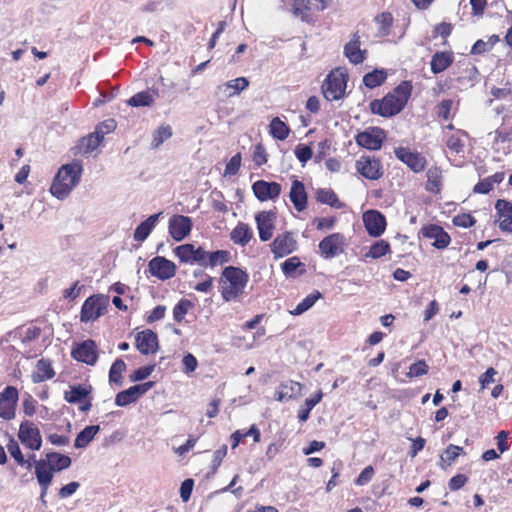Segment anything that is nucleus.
I'll use <instances>...</instances> for the list:
<instances>
[{"label": "nucleus", "instance_id": "obj_1", "mask_svg": "<svg viewBox=\"0 0 512 512\" xmlns=\"http://www.w3.org/2000/svg\"><path fill=\"white\" fill-rule=\"evenodd\" d=\"M412 88L410 81H402L382 99L371 101L369 104L371 112L385 118L399 114L405 108Z\"/></svg>", "mask_w": 512, "mask_h": 512}, {"label": "nucleus", "instance_id": "obj_2", "mask_svg": "<svg viewBox=\"0 0 512 512\" xmlns=\"http://www.w3.org/2000/svg\"><path fill=\"white\" fill-rule=\"evenodd\" d=\"M82 171L81 161H74L61 166L50 187L51 194L60 200L65 199L73 188L79 184Z\"/></svg>", "mask_w": 512, "mask_h": 512}, {"label": "nucleus", "instance_id": "obj_3", "mask_svg": "<svg viewBox=\"0 0 512 512\" xmlns=\"http://www.w3.org/2000/svg\"><path fill=\"white\" fill-rule=\"evenodd\" d=\"M249 281V275L246 271L236 266H227L222 271L220 283L228 284L224 286L221 295L225 302L237 299L243 292Z\"/></svg>", "mask_w": 512, "mask_h": 512}, {"label": "nucleus", "instance_id": "obj_4", "mask_svg": "<svg viewBox=\"0 0 512 512\" xmlns=\"http://www.w3.org/2000/svg\"><path fill=\"white\" fill-rule=\"evenodd\" d=\"M71 463L72 460L68 455L54 451L48 452L45 459L35 462V476L52 482L54 474L69 468Z\"/></svg>", "mask_w": 512, "mask_h": 512}, {"label": "nucleus", "instance_id": "obj_5", "mask_svg": "<svg viewBox=\"0 0 512 512\" xmlns=\"http://www.w3.org/2000/svg\"><path fill=\"white\" fill-rule=\"evenodd\" d=\"M348 75L340 68L332 70L322 84V93L328 101L341 99L347 87Z\"/></svg>", "mask_w": 512, "mask_h": 512}, {"label": "nucleus", "instance_id": "obj_6", "mask_svg": "<svg viewBox=\"0 0 512 512\" xmlns=\"http://www.w3.org/2000/svg\"><path fill=\"white\" fill-rule=\"evenodd\" d=\"M109 304V297L104 295H92L88 297L81 308L80 312V320L81 322L88 323L91 321H95L107 309Z\"/></svg>", "mask_w": 512, "mask_h": 512}, {"label": "nucleus", "instance_id": "obj_7", "mask_svg": "<svg viewBox=\"0 0 512 512\" xmlns=\"http://www.w3.org/2000/svg\"><path fill=\"white\" fill-rule=\"evenodd\" d=\"M17 436L22 445L30 450L38 451L42 447L40 430L29 420L20 423Z\"/></svg>", "mask_w": 512, "mask_h": 512}, {"label": "nucleus", "instance_id": "obj_8", "mask_svg": "<svg viewBox=\"0 0 512 512\" xmlns=\"http://www.w3.org/2000/svg\"><path fill=\"white\" fill-rule=\"evenodd\" d=\"M174 254L180 262L187 264H198L206 268V250L202 247H195L194 244L186 243L174 248Z\"/></svg>", "mask_w": 512, "mask_h": 512}, {"label": "nucleus", "instance_id": "obj_9", "mask_svg": "<svg viewBox=\"0 0 512 512\" xmlns=\"http://www.w3.org/2000/svg\"><path fill=\"white\" fill-rule=\"evenodd\" d=\"M177 267L171 260L163 256H156L148 263V271L161 281L169 280L176 274Z\"/></svg>", "mask_w": 512, "mask_h": 512}, {"label": "nucleus", "instance_id": "obj_10", "mask_svg": "<svg viewBox=\"0 0 512 512\" xmlns=\"http://www.w3.org/2000/svg\"><path fill=\"white\" fill-rule=\"evenodd\" d=\"M155 382L148 381L141 384H136L126 390L120 391L115 397V404L119 407H125L129 404L136 402L141 396L153 388Z\"/></svg>", "mask_w": 512, "mask_h": 512}, {"label": "nucleus", "instance_id": "obj_11", "mask_svg": "<svg viewBox=\"0 0 512 512\" xmlns=\"http://www.w3.org/2000/svg\"><path fill=\"white\" fill-rule=\"evenodd\" d=\"M385 139V132L379 127L369 128L357 134L356 143L369 150H379Z\"/></svg>", "mask_w": 512, "mask_h": 512}, {"label": "nucleus", "instance_id": "obj_12", "mask_svg": "<svg viewBox=\"0 0 512 512\" xmlns=\"http://www.w3.org/2000/svg\"><path fill=\"white\" fill-rule=\"evenodd\" d=\"M355 167L359 174L369 180H378L383 175L381 162L375 157L361 156Z\"/></svg>", "mask_w": 512, "mask_h": 512}, {"label": "nucleus", "instance_id": "obj_13", "mask_svg": "<svg viewBox=\"0 0 512 512\" xmlns=\"http://www.w3.org/2000/svg\"><path fill=\"white\" fill-rule=\"evenodd\" d=\"M193 227L192 219L185 215H173L169 219V234L177 242L184 240Z\"/></svg>", "mask_w": 512, "mask_h": 512}, {"label": "nucleus", "instance_id": "obj_14", "mask_svg": "<svg viewBox=\"0 0 512 512\" xmlns=\"http://www.w3.org/2000/svg\"><path fill=\"white\" fill-rule=\"evenodd\" d=\"M345 237L341 233H332L319 243V250L325 259H331L343 252Z\"/></svg>", "mask_w": 512, "mask_h": 512}, {"label": "nucleus", "instance_id": "obj_15", "mask_svg": "<svg viewBox=\"0 0 512 512\" xmlns=\"http://www.w3.org/2000/svg\"><path fill=\"white\" fill-rule=\"evenodd\" d=\"M270 246L274 257L282 258L297 249V241L291 232L286 231L283 234L277 235Z\"/></svg>", "mask_w": 512, "mask_h": 512}, {"label": "nucleus", "instance_id": "obj_16", "mask_svg": "<svg viewBox=\"0 0 512 512\" xmlns=\"http://www.w3.org/2000/svg\"><path fill=\"white\" fill-rule=\"evenodd\" d=\"M363 222L367 233L372 237H380L386 228V218L378 210H368L363 214Z\"/></svg>", "mask_w": 512, "mask_h": 512}, {"label": "nucleus", "instance_id": "obj_17", "mask_svg": "<svg viewBox=\"0 0 512 512\" xmlns=\"http://www.w3.org/2000/svg\"><path fill=\"white\" fill-rule=\"evenodd\" d=\"M71 355L79 362L94 365L98 359L97 345L91 339L85 340L73 348Z\"/></svg>", "mask_w": 512, "mask_h": 512}, {"label": "nucleus", "instance_id": "obj_18", "mask_svg": "<svg viewBox=\"0 0 512 512\" xmlns=\"http://www.w3.org/2000/svg\"><path fill=\"white\" fill-rule=\"evenodd\" d=\"M281 190V185L274 181L257 180L252 184L254 196L261 202L278 198Z\"/></svg>", "mask_w": 512, "mask_h": 512}, {"label": "nucleus", "instance_id": "obj_19", "mask_svg": "<svg viewBox=\"0 0 512 512\" xmlns=\"http://www.w3.org/2000/svg\"><path fill=\"white\" fill-rule=\"evenodd\" d=\"M395 156L405 163L413 172L419 173L425 169L426 159L418 152H412L407 147H398L394 150Z\"/></svg>", "mask_w": 512, "mask_h": 512}, {"label": "nucleus", "instance_id": "obj_20", "mask_svg": "<svg viewBox=\"0 0 512 512\" xmlns=\"http://www.w3.org/2000/svg\"><path fill=\"white\" fill-rule=\"evenodd\" d=\"M276 217L277 214L274 210L261 211L255 216L259 238L261 241L266 242L271 239Z\"/></svg>", "mask_w": 512, "mask_h": 512}, {"label": "nucleus", "instance_id": "obj_21", "mask_svg": "<svg viewBox=\"0 0 512 512\" xmlns=\"http://www.w3.org/2000/svg\"><path fill=\"white\" fill-rule=\"evenodd\" d=\"M103 141L102 131H94L82 137L71 149L73 155H88L92 153Z\"/></svg>", "mask_w": 512, "mask_h": 512}, {"label": "nucleus", "instance_id": "obj_22", "mask_svg": "<svg viewBox=\"0 0 512 512\" xmlns=\"http://www.w3.org/2000/svg\"><path fill=\"white\" fill-rule=\"evenodd\" d=\"M421 232L425 238L434 239L432 245L437 249H445L451 242L450 235L439 225L424 226Z\"/></svg>", "mask_w": 512, "mask_h": 512}, {"label": "nucleus", "instance_id": "obj_23", "mask_svg": "<svg viewBox=\"0 0 512 512\" xmlns=\"http://www.w3.org/2000/svg\"><path fill=\"white\" fill-rule=\"evenodd\" d=\"M135 340L136 347L141 354L149 355L156 353L158 349V336L154 331L150 329L141 331L136 335Z\"/></svg>", "mask_w": 512, "mask_h": 512}, {"label": "nucleus", "instance_id": "obj_24", "mask_svg": "<svg viewBox=\"0 0 512 512\" xmlns=\"http://www.w3.org/2000/svg\"><path fill=\"white\" fill-rule=\"evenodd\" d=\"M41 329L39 327H28L24 329L23 327H17L16 329L7 333L6 341L17 342L26 347L29 343L35 341L40 337Z\"/></svg>", "mask_w": 512, "mask_h": 512}, {"label": "nucleus", "instance_id": "obj_25", "mask_svg": "<svg viewBox=\"0 0 512 512\" xmlns=\"http://www.w3.org/2000/svg\"><path fill=\"white\" fill-rule=\"evenodd\" d=\"M301 391V383L287 380L279 385L278 390L275 392L274 399L279 402L295 399L302 395Z\"/></svg>", "mask_w": 512, "mask_h": 512}, {"label": "nucleus", "instance_id": "obj_26", "mask_svg": "<svg viewBox=\"0 0 512 512\" xmlns=\"http://www.w3.org/2000/svg\"><path fill=\"white\" fill-rule=\"evenodd\" d=\"M495 209L499 215V228L504 232H512V203L505 199H498Z\"/></svg>", "mask_w": 512, "mask_h": 512}, {"label": "nucleus", "instance_id": "obj_27", "mask_svg": "<svg viewBox=\"0 0 512 512\" xmlns=\"http://www.w3.org/2000/svg\"><path fill=\"white\" fill-rule=\"evenodd\" d=\"M289 198L298 212H302L307 208L308 195L304 184L300 180H293L289 192Z\"/></svg>", "mask_w": 512, "mask_h": 512}, {"label": "nucleus", "instance_id": "obj_28", "mask_svg": "<svg viewBox=\"0 0 512 512\" xmlns=\"http://www.w3.org/2000/svg\"><path fill=\"white\" fill-rule=\"evenodd\" d=\"M366 50L360 49V37L355 33L352 39L344 46V55L354 64H361L366 59Z\"/></svg>", "mask_w": 512, "mask_h": 512}, {"label": "nucleus", "instance_id": "obj_29", "mask_svg": "<svg viewBox=\"0 0 512 512\" xmlns=\"http://www.w3.org/2000/svg\"><path fill=\"white\" fill-rule=\"evenodd\" d=\"M454 61V55L451 51H440L433 54L430 62L433 74H439L445 71Z\"/></svg>", "mask_w": 512, "mask_h": 512}, {"label": "nucleus", "instance_id": "obj_30", "mask_svg": "<svg viewBox=\"0 0 512 512\" xmlns=\"http://www.w3.org/2000/svg\"><path fill=\"white\" fill-rule=\"evenodd\" d=\"M161 214L162 212L150 215L146 220L141 222L134 231V240L138 242H143L146 240L156 226Z\"/></svg>", "mask_w": 512, "mask_h": 512}, {"label": "nucleus", "instance_id": "obj_31", "mask_svg": "<svg viewBox=\"0 0 512 512\" xmlns=\"http://www.w3.org/2000/svg\"><path fill=\"white\" fill-rule=\"evenodd\" d=\"M68 391L64 392V399L68 403H82L92 392V386H83L81 384L71 385Z\"/></svg>", "mask_w": 512, "mask_h": 512}, {"label": "nucleus", "instance_id": "obj_32", "mask_svg": "<svg viewBox=\"0 0 512 512\" xmlns=\"http://www.w3.org/2000/svg\"><path fill=\"white\" fill-rule=\"evenodd\" d=\"M54 375L55 372L52 368L51 361L42 358L36 364V371L32 374V380L34 383H39L52 379Z\"/></svg>", "mask_w": 512, "mask_h": 512}, {"label": "nucleus", "instance_id": "obj_33", "mask_svg": "<svg viewBox=\"0 0 512 512\" xmlns=\"http://www.w3.org/2000/svg\"><path fill=\"white\" fill-rule=\"evenodd\" d=\"M100 431L99 425L86 426L81 430L74 441V447L76 449L86 448L94 439L96 434Z\"/></svg>", "mask_w": 512, "mask_h": 512}, {"label": "nucleus", "instance_id": "obj_34", "mask_svg": "<svg viewBox=\"0 0 512 512\" xmlns=\"http://www.w3.org/2000/svg\"><path fill=\"white\" fill-rule=\"evenodd\" d=\"M253 236L251 228L248 224L239 223L231 232V240L238 245H247Z\"/></svg>", "mask_w": 512, "mask_h": 512}, {"label": "nucleus", "instance_id": "obj_35", "mask_svg": "<svg viewBox=\"0 0 512 512\" xmlns=\"http://www.w3.org/2000/svg\"><path fill=\"white\" fill-rule=\"evenodd\" d=\"M7 450L10 454V456L15 460V462L21 466L25 467L27 470H30L32 468V463L29 462V460H26L24 457L21 448L18 444V442L10 436L9 442L7 444Z\"/></svg>", "mask_w": 512, "mask_h": 512}, {"label": "nucleus", "instance_id": "obj_36", "mask_svg": "<svg viewBox=\"0 0 512 512\" xmlns=\"http://www.w3.org/2000/svg\"><path fill=\"white\" fill-rule=\"evenodd\" d=\"M323 393L321 390L316 392L312 397L307 398L304 404L298 410V419L300 422H306L309 419L311 410L322 400Z\"/></svg>", "mask_w": 512, "mask_h": 512}, {"label": "nucleus", "instance_id": "obj_37", "mask_svg": "<svg viewBox=\"0 0 512 512\" xmlns=\"http://www.w3.org/2000/svg\"><path fill=\"white\" fill-rule=\"evenodd\" d=\"M386 79L387 73L384 69H374L364 75L363 83L367 88L373 89L381 86Z\"/></svg>", "mask_w": 512, "mask_h": 512}, {"label": "nucleus", "instance_id": "obj_38", "mask_svg": "<svg viewBox=\"0 0 512 512\" xmlns=\"http://www.w3.org/2000/svg\"><path fill=\"white\" fill-rule=\"evenodd\" d=\"M316 200L322 204H327L333 208H342L343 203L338 199L336 193L331 189H318L316 191Z\"/></svg>", "mask_w": 512, "mask_h": 512}, {"label": "nucleus", "instance_id": "obj_39", "mask_svg": "<svg viewBox=\"0 0 512 512\" xmlns=\"http://www.w3.org/2000/svg\"><path fill=\"white\" fill-rule=\"evenodd\" d=\"M230 259L231 255L227 250L206 251V267L214 268L218 265L228 263Z\"/></svg>", "mask_w": 512, "mask_h": 512}, {"label": "nucleus", "instance_id": "obj_40", "mask_svg": "<svg viewBox=\"0 0 512 512\" xmlns=\"http://www.w3.org/2000/svg\"><path fill=\"white\" fill-rule=\"evenodd\" d=\"M269 127L271 135L277 140L283 141L289 136L290 128L279 117L273 118Z\"/></svg>", "mask_w": 512, "mask_h": 512}, {"label": "nucleus", "instance_id": "obj_41", "mask_svg": "<svg viewBox=\"0 0 512 512\" xmlns=\"http://www.w3.org/2000/svg\"><path fill=\"white\" fill-rule=\"evenodd\" d=\"M282 271L286 277H294L297 269L301 268L299 275L305 273V264L296 256L288 258L281 264Z\"/></svg>", "mask_w": 512, "mask_h": 512}, {"label": "nucleus", "instance_id": "obj_42", "mask_svg": "<svg viewBox=\"0 0 512 512\" xmlns=\"http://www.w3.org/2000/svg\"><path fill=\"white\" fill-rule=\"evenodd\" d=\"M320 298H322V294L316 290L313 293L307 295L290 313L292 315H301L308 311Z\"/></svg>", "mask_w": 512, "mask_h": 512}, {"label": "nucleus", "instance_id": "obj_43", "mask_svg": "<svg viewBox=\"0 0 512 512\" xmlns=\"http://www.w3.org/2000/svg\"><path fill=\"white\" fill-rule=\"evenodd\" d=\"M126 363L122 359H117L111 365L109 370V381L118 386L123 384L122 373L126 370Z\"/></svg>", "mask_w": 512, "mask_h": 512}, {"label": "nucleus", "instance_id": "obj_44", "mask_svg": "<svg viewBox=\"0 0 512 512\" xmlns=\"http://www.w3.org/2000/svg\"><path fill=\"white\" fill-rule=\"evenodd\" d=\"M249 86V80L245 77H238L236 79L230 80L222 85H219L217 87L218 90H221L223 88L225 89H233V92H231L228 97H232L236 94H239L243 90H245Z\"/></svg>", "mask_w": 512, "mask_h": 512}, {"label": "nucleus", "instance_id": "obj_45", "mask_svg": "<svg viewBox=\"0 0 512 512\" xmlns=\"http://www.w3.org/2000/svg\"><path fill=\"white\" fill-rule=\"evenodd\" d=\"M390 252V244L385 240L374 242L369 251L365 254L366 258L378 259Z\"/></svg>", "mask_w": 512, "mask_h": 512}, {"label": "nucleus", "instance_id": "obj_46", "mask_svg": "<svg viewBox=\"0 0 512 512\" xmlns=\"http://www.w3.org/2000/svg\"><path fill=\"white\" fill-rule=\"evenodd\" d=\"M376 22L378 24L377 35L379 37L388 36L393 23L392 15L388 12H383L376 17Z\"/></svg>", "mask_w": 512, "mask_h": 512}, {"label": "nucleus", "instance_id": "obj_47", "mask_svg": "<svg viewBox=\"0 0 512 512\" xmlns=\"http://www.w3.org/2000/svg\"><path fill=\"white\" fill-rule=\"evenodd\" d=\"M426 189L432 193H438L441 188V171L438 168H430L427 171Z\"/></svg>", "mask_w": 512, "mask_h": 512}, {"label": "nucleus", "instance_id": "obj_48", "mask_svg": "<svg viewBox=\"0 0 512 512\" xmlns=\"http://www.w3.org/2000/svg\"><path fill=\"white\" fill-rule=\"evenodd\" d=\"M153 101L154 98L149 91H141L132 96L128 100V104L132 107H145L150 106Z\"/></svg>", "mask_w": 512, "mask_h": 512}, {"label": "nucleus", "instance_id": "obj_49", "mask_svg": "<svg viewBox=\"0 0 512 512\" xmlns=\"http://www.w3.org/2000/svg\"><path fill=\"white\" fill-rule=\"evenodd\" d=\"M172 136V130L170 126H160L153 133V139L151 142L152 148H158L164 141Z\"/></svg>", "mask_w": 512, "mask_h": 512}, {"label": "nucleus", "instance_id": "obj_50", "mask_svg": "<svg viewBox=\"0 0 512 512\" xmlns=\"http://www.w3.org/2000/svg\"><path fill=\"white\" fill-rule=\"evenodd\" d=\"M193 307V303L187 299H181L173 308V318L176 322L180 323L188 310Z\"/></svg>", "mask_w": 512, "mask_h": 512}, {"label": "nucleus", "instance_id": "obj_51", "mask_svg": "<svg viewBox=\"0 0 512 512\" xmlns=\"http://www.w3.org/2000/svg\"><path fill=\"white\" fill-rule=\"evenodd\" d=\"M311 10L310 0H293V13L296 16H301L302 20L305 22H310L311 19H308V11Z\"/></svg>", "mask_w": 512, "mask_h": 512}, {"label": "nucleus", "instance_id": "obj_52", "mask_svg": "<svg viewBox=\"0 0 512 512\" xmlns=\"http://www.w3.org/2000/svg\"><path fill=\"white\" fill-rule=\"evenodd\" d=\"M227 454V445H222L219 449L214 452L211 470L207 473L206 477L210 478L214 476L222 463L223 458Z\"/></svg>", "mask_w": 512, "mask_h": 512}, {"label": "nucleus", "instance_id": "obj_53", "mask_svg": "<svg viewBox=\"0 0 512 512\" xmlns=\"http://www.w3.org/2000/svg\"><path fill=\"white\" fill-rule=\"evenodd\" d=\"M463 452V448L454 444L448 445V447L444 450L441 455V460L445 462L447 465H451L456 458Z\"/></svg>", "mask_w": 512, "mask_h": 512}, {"label": "nucleus", "instance_id": "obj_54", "mask_svg": "<svg viewBox=\"0 0 512 512\" xmlns=\"http://www.w3.org/2000/svg\"><path fill=\"white\" fill-rule=\"evenodd\" d=\"M155 370V364L147 365L136 369L130 376L131 382H139L147 379Z\"/></svg>", "mask_w": 512, "mask_h": 512}, {"label": "nucleus", "instance_id": "obj_55", "mask_svg": "<svg viewBox=\"0 0 512 512\" xmlns=\"http://www.w3.org/2000/svg\"><path fill=\"white\" fill-rule=\"evenodd\" d=\"M429 367L424 360H418L409 367V378L420 377L428 373Z\"/></svg>", "mask_w": 512, "mask_h": 512}, {"label": "nucleus", "instance_id": "obj_56", "mask_svg": "<svg viewBox=\"0 0 512 512\" xmlns=\"http://www.w3.org/2000/svg\"><path fill=\"white\" fill-rule=\"evenodd\" d=\"M294 152L297 159L302 163V166H304L313 156L312 149L306 144H298Z\"/></svg>", "mask_w": 512, "mask_h": 512}, {"label": "nucleus", "instance_id": "obj_57", "mask_svg": "<svg viewBox=\"0 0 512 512\" xmlns=\"http://www.w3.org/2000/svg\"><path fill=\"white\" fill-rule=\"evenodd\" d=\"M241 160L242 157L240 153H236L234 156H232L229 162L226 164L224 175H236L240 169Z\"/></svg>", "mask_w": 512, "mask_h": 512}, {"label": "nucleus", "instance_id": "obj_58", "mask_svg": "<svg viewBox=\"0 0 512 512\" xmlns=\"http://www.w3.org/2000/svg\"><path fill=\"white\" fill-rule=\"evenodd\" d=\"M452 222L455 226L469 228L476 223V219L470 214L463 213L454 216Z\"/></svg>", "mask_w": 512, "mask_h": 512}, {"label": "nucleus", "instance_id": "obj_59", "mask_svg": "<svg viewBox=\"0 0 512 512\" xmlns=\"http://www.w3.org/2000/svg\"><path fill=\"white\" fill-rule=\"evenodd\" d=\"M18 398V390L14 386H6L0 393V401L11 402L14 405H17Z\"/></svg>", "mask_w": 512, "mask_h": 512}, {"label": "nucleus", "instance_id": "obj_60", "mask_svg": "<svg viewBox=\"0 0 512 512\" xmlns=\"http://www.w3.org/2000/svg\"><path fill=\"white\" fill-rule=\"evenodd\" d=\"M16 405L7 401H0V418L11 420L15 417Z\"/></svg>", "mask_w": 512, "mask_h": 512}, {"label": "nucleus", "instance_id": "obj_61", "mask_svg": "<svg viewBox=\"0 0 512 512\" xmlns=\"http://www.w3.org/2000/svg\"><path fill=\"white\" fill-rule=\"evenodd\" d=\"M194 487V480L191 478L185 479L180 486V497L183 502H187L192 494Z\"/></svg>", "mask_w": 512, "mask_h": 512}, {"label": "nucleus", "instance_id": "obj_62", "mask_svg": "<svg viewBox=\"0 0 512 512\" xmlns=\"http://www.w3.org/2000/svg\"><path fill=\"white\" fill-rule=\"evenodd\" d=\"M373 475H374V469L371 465H369V466L365 467L361 471L359 476L355 479V484L358 486L366 485L372 480Z\"/></svg>", "mask_w": 512, "mask_h": 512}, {"label": "nucleus", "instance_id": "obj_63", "mask_svg": "<svg viewBox=\"0 0 512 512\" xmlns=\"http://www.w3.org/2000/svg\"><path fill=\"white\" fill-rule=\"evenodd\" d=\"M253 161L257 166H262L267 162V153L264 146L261 143L255 146L253 152Z\"/></svg>", "mask_w": 512, "mask_h": 512}, {"label": "nucleus", "instance_id": "obj_64", "mask_svg": "<svg viewBox=\"0 0 512 512\" xmlns=\"http://www.w3.org/2000/svg\"><path fill=\"white\" fill-rule=\"evenodd\" d=\"M79 487H80L79 482L72 481V482L62 486L59 489L58 497L60 499L68 498V497L72 496L78 490Z\"/></svg>", "mask_w": 512, "mask_h": 512}]
</instances>
